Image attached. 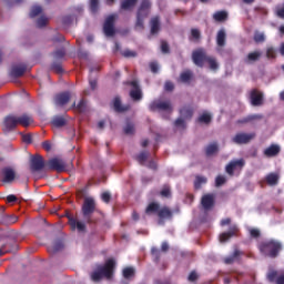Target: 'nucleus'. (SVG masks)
<instances>
[{
	"mask_svg": "<svg viewBox=\"0 0 284 284\" xmlns=\"http://www.w3.org/2000/svg\"><path fill=\"white\" fill-rule=\"evenodd\" d=\"M45 172H65V162L59 158L45 161L43 156L37 154V179H43Z\"/></svg>",
	"mask_w": 284,
	"mask_h": 284,
	"instance_id": "nucleus-1",
	"label": "nucleus"
},
{
	"mask_svg": "<svg viewBox=\"0 0 284 284\" xmlns=\"http://www.w3.org/2000/svg\"><path fill=\"white\" fill-rule=\"evenodd\" d=\"M257 250L266 258H278L281 252H283V243L274 239L264 240L258 243Z\"/></svg>",
	"mask_w": 284,
	"mask_h": 284,
	"instance_id": "nucleus-2",
	"label": "nucleus"
},
{
	"mask_svg": "<svg viewBox=\"0 0 284 284\" xmlns=\"http://www.w3.org/2000/svg\"><path fill=\"white\" fill-rule=\"evenodd\" d=\"M116 267V262L112 258L105 261L104 265L98 266L97 271L91 273V281L93 283H99L102 278H106L108 281H112L114 276V270Z\"/></svg>",
	"mask_w": 284,
	"mask_h": 284,
	"instance_id": "nucleus-3",
	"label": "nucleus"
},
{
	"mask_svg": "<svg viewBox=\"0 0 284 284\" xmlns=\"http://www.w3.org/2000/svg\"><path fill=\"white\" fill-rule=\"evenodd\" d=\"M150 10H152V2L142 0L136 11L135 30H145V19L150 17Z\"/></svg>",
	"mask_w": 284,
	"mask_h": 284,
	"instance_id": "nucleus-4",
	"label": "nucleus"
},
{
	"mask_svg": "<svg viewBox=\"0 0 284 284\" xmlns=\"http://www.w3.org/2000/svg\"><path fill=\"white\" fill-rule=\"evenodd\" d=\"M31 123H34L32 115L24 113L20 116L9 115L4 119V125L7 130H14L17 125H22V128H28Z\"/></svg>",
	"mask_w": 284,
	"mask_h": 284,
	"instance_id": "nucleus-5",
	"label": "nucleus"
},
{
	"mask_svg": "<svg viewBox=\"0 0 284 284\" xmlns=\"http://www.w3.org/2000/svg\"><path fill=\"white\" fill-rule=\"evenodd\" d=\"M97 211V202L92 197H85L82 204V215L89 225L97 223V220L92 219V214Z\"/></svg>",
	"mask_w": 284,
	"mask_h": 284,
	"instance_id": "nucleus-6",
	"label": "nucleus"
},
{
	"mask_svg": "<svg viewBox=\"0 0 284 284\" xmlns=\"http://www.w3.org/2000/svg\"><path fill=\"white\" fill-rule=\"evenodd\" d=\"M149 110L151 112H166L168 114H172L174 106H172V101L170 100H154L150 103Z\"/></svg>",
	"mask_w": 284,
	"mask_h": 284,
	"instance_id": "nucleus-7",
	"label": "nucleus"
},
{
	"mask_svg": "<svg viewBox=\"0 0 284 284\" xmlns=\"http://www.w3.org/2000/svg\"><path fill=\"white\" fill-rule=\"evenodd\" d=\"M210 55L205 52V49L200 48L192 52V61L197 68H203Z\"/></svg>",
	"mask_w": 284,
	"mask_h": 284,
	"instance_id": "nucleus-8",
	"label": "nucleus"
},
{
	"mask_svg": "<svg viewBox=\"0 0 284 284\" xmlns=\"http://www.w3.org/2000/svg\"><path fill=\"white\" fill-rule=\"evenodd\" d=\"M17 179V171L12 166H4L0 170L1 183H14Z\"/></svg>",
	"mask_w": 284,
	"mask_h": 284,
	"instance_id": "nucleus-9",
	"label": "nucleus"
},
{
	"mask_svg": "<svg viewBox=\"0 0 284 284\" xmlns=\"http://www.w3.org/2000/svg\"><path fill=\"white\" fill-rule=\"evenodd\" d=\"M124 85H131L130 97L132 101H141L143 99V91L141 90V85L139 84V81H125Z\"/></svg>",
	"mask_w": 284,
	"mask_h": 284,
	"instance_id": "nucleus-10",
	"label": "nucleus"
},
{
	"mask_svg": "<svg viewBox=\"0 0 284 284\" xmlns=\"http://www.w3.org/2000/svg\"><path fill=\"white\" fill-rule=\"evenodd\" d=\"M245 168V160L239 159V160H232L226 164L225 172L229 174V176H233L234 172H241Z\"/></svg>",
	"mask_w": 284,
	"mask_h": 284,
	"instance_id": "nucleus-11",
	"label": "nucleus"
},
{
	"mask_svg": "<svg viewBox=\"0 0 284 284\" xmlns=\"http://www.w3.org/2000/svg\"><path fill=\"white\" fill-rule=\"evenodd\" d=\"M214 205H216L214 194L207 193L202 196L201 206L204 212H211V210H214Z\"/></svg>",
	"mask_w": 284,
	"mask_h": 284,
	"instance_id": "nucleus-12",
	"label": "nucleus"
},
{
	"mask_svg": "<svg viewBox=\"0 0 284 284\" xmlns=\"http://www.w3.org/2000/svg\"><path fill=\"white\" fill-rule=\"evenodd\" d=\"M28 70L30 69L26 63L14 64L11 67L9 75L11 77V79H21V77H23L26 72H28Z\"/></svg>",
	"mask_w": 284,
	"mask_h": 284,
	"instance_id": "nucleus-13",
	"label": "nucleus"
},
{
	"mask_svg": "<svg viewBox=\"0 0 284 284\" xmlns=\"http://www.w3.org/2000/svg\"><path fill=\"white\" fill-rule=\"evenodd\" d=\"M114 21H116V16L114 14H111L105 19L103 24L105 37H114V34H116V31L114 30Z\"/></svg>",
	"mask_w": 284,
	"mask_h": 284,
	"instance_id": "nucleus-14",
	"label": "nucleus"
},
{
	"mask_svg": "<svg viewBox=\"0 0 284 284\" xmlns=\"http://www.w3.org/2000/svg\"><path fill=\"white\" fill-rule=\"evenodd\" d=\"M254 139H256V133H237L233 136L232 142L236 143V145H246Z\"/></svg>",
	"mask_w": 284,
	"mask_h": 284,
	"instance_id": "nucleus-15",
	"label": "nucleus"
},
{
	"mask_svg": "<svg viewBox=\"0 0 284 284\" xmlns=\"http://www.w3.org/2000/svg\"><path fill=\"white\" fill-rule=\"evenodd\" d=\"M70 99H72L70 91H64L55 94L54 103L58 108H63V105H68V103H70Z\"/></svg>",
	"mask_w": 284,
	"mask_h": 284,
	"instance_id": "nucleus-16",
	"label": "nucleus"
},
{
	"mask_svg": "<svg viewBox=\"0 0 284 284\" xmlns=\"http://www.w3.org/2000/svg\"><path fill=\"white\" fill-rule=\"evenodd\" d=\"M67 219L69 221V225H70L72 232H74V230H77L78 232H85V229H87L85 223L77 220L70 213H67Z\"/></svg>",
	"mask_w": 284,
	"mask_h": 284,
	"instance_id": "nucleus-17",
	"label": "nucleus"
},
{
	"mask_svg": "<svg viewBox=\"0 0 284 284\" xmlns=\"http://www.w3.org/2000/svg\"><path fill=\"white\" fill-rule=\"evenodd\" d=\"M43 8L41 6L37 7V28H45L48 23L50 22V18L47 16H43Z\"/></svg>",
	"mask_w": 284,
	"mask_h": 284,
	"instance_id": "nucleus-18",
	"label": "nucleus"
},
{
	"mask_svg": "<svg viewBox=\"0 0 284 284\" xmlns=\"http://www.w3.org/2000/svg\"><path fill=\"white\" fill-rule=\"evenodd\" d=\"M270 283L284 284V272L278 274V271H270L266 275Z\"/></svg>",
	"mask_w": 284,
	"mask_h": 284,
	"instance_id": "nucleus-19",
	"label": "nucleus"
},
{
	"mask_svg": "<svg viewBox=\"0 0 284 284\" xmlns=\"http://www.w3.org/2000/svg\"><path fill=\"white\" fill-rule=\"evenodd\" d=\"M239 233V226L232 225L230 226L227 232L220 234V243H226V241H230L232 236H236Z\"/></svg>",
	"mask_w": 284,
	"mask_h": 284,
	"instance_id": "nucleus-20",
	"label": "nucleus"
},
{
	"mask_svg": "<svg viewBox=\"0 0 284 284\" xmlns=\"http://www.w3.org/2000/svg\"><path fill=\"white\" fill-rule=\"evenodd\" d=\"M251 104L255 108H258L263 104V94L256 89L251 91Z\"/></svg>",
	"mask_w": 284,
	"mask_h": 284,
	"instance_id": "nucleus-21",
	"label": "nucleus"
},
{
	"mask_svg": "<svg viewBox=\"0 0 284 284\" xmlns=\"http://www.w3.org/2000/svg\"><path fill=\"white\" fill-rule=\"evenodd\" d=\"M160 209L161 204H159L158 202H151L148 204L144 214H146V216H158Z\"/></svg>",
	"mask_w": 284,
	"mask_h": 284,
	"instance_id": "nucleus-22",
	"label": "nucleus"
},
{
	"mask_svg": "<svg viewBox=\"0 0 284 284\" xmlns=\"http://www.w3.org/2000/svg\"><path fill=\"white\" fill-rule=\"evenodd\" d=\"M278 154H281V146H278L277 144H271L264 150V156H266L267 159L278 156Z\"/></svg>",
	"mask_w": 284,
	"mask_h": 284,
	"instance_id": "nucleus-23",
	"label": "nucleus"
},
{
	"mask_svg": "<svg viewBox=\"0 0 284 284\" xmlns=\"http://www.w3.org/2000/svg\"><path fill=\"white\" fill-rule=\"evenodd\" d=\"M261 57H263V53L261 51L250 52L244 59V63H246L247 65H252V63H256V61H260Z\"/></svg>",
	"mask_w": 284,
	"mask_h": 284,
	"instance_id": "nucleus-24",
	"label": "nucleus"
},
{
	"mask_svg": "<svg viewBox=\"0 0 284 284\" xmlns=\"http://www.w3.org/2000/svg\"><path fill=\"white\" fill-rule=\"evenodd\" d=\"M174 216V213L170 210L169 206H160V210L158 211V217L160 221H165L172 219Z\"/></svg>",
	"mask_w": 284,
	"mask_h": 284,
	"instance_id": "nucleus-25",
	"label": "nucleus"
},
{
	"mask_svg": "<svg viewBox=\"0 0 284 284\" xmlns=\"http://www.w3.org/2000/svg\"><path fill=\"white\" fill-rule=\"evenodd\" d=\"M150 24H151V34L152 36L158 34L159 32H161V20L158 16L153 17L151 19Z\"/></svg>",
	"mask_w": 284,
	"mask_h": 284,
	"instance_id": "nucleus-26",
	"label": "nucleus"
},
{
	"mask_svg": "<svg viewBox=\"0 0 284 284\" xmlns=\"http://www.w3.org/2000/svg\"><path fill=\"white\" fill-rule=\"evenodd\" d=\"M243 252H241L239 248H235L233 254L224 258L225 265H232L235 261H239V257L242 256Z\"/></svg>",
	"mask_w": 284,
	"mask_h": 284,
	"instance_id": "nucleus-27",
	"label": "nucleus"
},
{
	"mask_svg": "<svg viewBox=\"0 0 284 284\" xmlns=\"http://www.w3.org/2000/svg\"><path fill=\"white\" fill-rule=\"evenodd\" d=\"M180 114L183 119H192V116H194V108H192V105H184L180 110Z\"/></svg>",
	"mask_w": 284,
	"mask_h": 284,
	"instance_id": "nucleus-28",
	"label": "nucleus"
},
{
	"mask_svg": "<svg viewBox=\"0 0 284 284\" xmlns=\"http://www.w3.org/2000/svg\"><path fill=\"white\" fill-rule=\"evenodd\" d=\"M113 109L115 112H128L130 105L123 106V104H121V98L116 97L113 100Z\"/></svg>",
	"mask_w": 284,
	"mask_h": 284,
	"instance_id": "nucleus-29",
	"label": "nucleus"
},
{
	"mask_svg": "<svg viewBox=\"0 0 284 284\" xmlns=\"http://www.w3.org/2000/svg\"><path fill=\"white\" fill-rule=\"evenodd\" d=\"M52 125L54 128H63L65 123H68V120H65V116L63 115H54L51 121Z\"/></svg>",
	"mask_w": 284,
	"mask_h": 284,
	"instance_id": "nucleus-30",
	"label": "nucleus"
},
{
	"mask_svg": "<svg viewBox=\"0 0 284 284\" xmlns=\"http://www.w3.org/2000/svg\"><path fill=\"white\" fill-rule=\"evenodd\" d=\"M229 13L225 10L216 11L213 14L214 21H217L219 23H223V21H227Z\"/></svg>",
	"mask_w": 284,
	"mask_h": 284,
	"instance_id": "nucleus-31",
	"label": "nucleus"
},
{
	"mask_svg": "<svg viewBox=\"0 0 284 284\" xmlns=\"http://www.w3.org/2000/svg\"><path fill=\"white\" fill-rule=\"evenodd\" d=\"M136 3H139V0H122L120 10H131Z\"/></svg>",
	"mask_w": 284,
	"mask_h": 284,
	"instance_id": "nucleus-32",
	"label": "nucleus"
},
{
	"mask_svg": "<svg viewBox=\"0 0 284 284\" xmlns=\"http://www.w3.org/2000/svg\"><path fill=\"white\" fill-rule=\"evenodd\" d=\"M10 252H14V244L7 242L0 247V257L10 254Z\"/></svg>",
	"mask_w": 284,
	"mask_h": 284,
	"instance_id": "nucleus-33",
	"label": "nucleus"
},
{
	"mask_svg": "<svg viewBox=\"0 0 284 284\" xmlns=\"http://www.w3.org/2000/svg\"><path fill=\"white\" fill-rule=\"evenodd\" d=\"M28 169L31 174H37V154L30 155Z\"/></svg>",
	"mask_w": 284,
	"mask_h": 284,
	"instance_id": "nucleus-34",
	"label": "nucleus"
},
{
	"mask_svg": "<svg viewBox=\"0 0 284 284\" xmlns=\"http://www.w3.org/2000/svg\"><path fill=\"white\" fill-rule=\"evenodd\" d=\"M150 159V152L148 151H142L138 155H135V161L140 163L141 165H145V161Z\"/></svg>",
	"mask_w": 284,
	"mask_h": 284,
	"instance_id": "nucleus-35",
	"label": "nucleus"
},
{
	"mask_svg": "<svg viewBox=\"0 0 284 284\" xmlns=\"http://www.w3.org/2000/svg\"><path fill=\"white\" fill-rule=\"evenodd\" d=\"M216 152H219V144L216 142H213L205 148L206 156H212L216 154Z\"/></svg>",
	"mask_w": 284,
	"mask_h": 284,
	"instance_id": "nucleus-36",
	"label": "nucleus"
},
{
	"mask_svg": "<svg viewBox=\"0 0 284 284\" xmlns=\"http://www.w3.org/2000/svg\"><path fill=\"white\" fill-rule=\"evenodd\" d=\"M134 274H136V271L132 266H126L122 271L123 278H134Z\"/></svg>",
	"mask_w": 284,
	"mask_h": 284,
	"instance_id": "nucleus-37",
	"label": "nucleus"
},
{
	"mask_svg": "<svg viewBox=\"0 0 284 284\" xmlns=\"http://www.w3.org/2000/svg\"><path fill=\"white\" fill-rule=\"evenodd\" d=\"M225 39H226V34H225V30H220L217 32V36H216V44L220 47V48H223L225 47Z\"/></svg>",
	"mask_w": 284,
	"mask_h": 284,
	"instance_id": "nucleus-38",
	"label": "nucleus"
},
{
	"mask_svg": "<svg viewBox=\"0 0 284 284\" xmlns=\"http://www.w3.org/2000/svg\"><path fill=\"white\" fill-rule=\"evenodd\" d=\"M265 179H266L267 185H271V186L278 185V174L270 173L266 175Z\"/></svg>",
	"mask_w": 284,
	"mask_h": 284,
	"instance_id": "nucleus-39",
	"label": "nucleus"
},
{
	"mask_svg": "<svg viewBox=\"0 0 284 284\" xmlns=\"http://www.w3.org/2000/svg\"><path fill=\"white\" fill-rule=\"evenodd\" d=\"M256 119H262V116L258 114L248 115L237 120V123L244 125L245 123H252V121H256Z\"/></svg>",
	"mask_w": 284,
	"mask_h": 284,
	"instance_id": "nucleus-40",
	"label": "nucleus"
},
{
	"mask_svg": "<svg viewBox=\"0 0 284 284\" xmlns=\"http://www.w3.org/2000/svg\"><path fill=\"white\" fill-rule=\"evenodd\" d=\"M64 58H65V48L57 49L53 52L54 61H63Z\"/></svg>",
	"mask_w": 284,
	"mask_h": 284,
	"instance_id": "nucleus-41",
	"label": "nucleus"
},
{
	"mask_svg": "<svg viewBox=\"0 0 284 284\" xmlns=\"http://www.w3.org/2000/svg\"><path fill=\"white\" fill-rule=\"evenodd\" d=\"M205 183H207V178L201 176V175L195 176V181H194L195 190H201V185H205Z\"/></svg>",
	"mask_w": 284,
	"mask_h": 284,
	"instance_id": "nucleus-42",
	"label": "nucleus"
},
{
	"mask_svg": "<svg viewBox=\"0 0 284 284\" xmlns=\"http://www.w3.org/2000/svg\"><path fill=\"white\" fill-rule=\"evenodd\" d=\"M151 256H152L154 263H161V250L153 246L151 248Z\"/></svg>",
	"mask_w": 284,
	"mask_h": 284,
	"instance_id": "nucleus-43",
	"label": "nucleus"
},
{
	"mask_svg": "<svg viewBox=\"0 0 284 284\" xmlns=\"http://www.w3.org/2000/svg\"><path fill=\"white\" fill-rule=\"evenodd\" d=\"M181 83H190L192 81V71L187 70L180 74Z\"/></svg>",
	"mask_w": 284,
	"mask_h": 284,
	"instance_id": "nucleus-44",
	"label": "nucleus"
},
{
	"mask_svg": "<svg viewBox=\"0 0 284 284\" xmlns=\"http://www.w3.org/2000/svg\"><path fill=\"white\" fill-rule=\"evenodd\" d=\"M199 123H204L205 125H210L212 123V115L210 113H203L197 118Z\"/></svg>",
	"mask_w": 284,
	"mask_h": 284,
	"instance_id": "nucleus-45",
	"label": "nucleus"
},
{
	"mask_svg": "<svg viewBox=\"0 0 284 284\" xmlns=\"http://www.w3.org/2000/svg\"><path fill=\"white\" fill-rule=\"evenodd\" d=\"M160 195L162 196V199H170L172 196V189H170L169 184H164Z\"/></svg>",
	"mask_w": 284,
	"mask_h": 284,
	"instance_id": "nucleus-46",
	"label": "nucleus"
},
{
	"mask_svg": "<svg viewBox=\"0 0 284 284\" xmlns=\"http://www.w3.org/2000/svg\"><path fill=\"white\" fill-rule=\"evenodd\" d=\"M265 33L264 32H261L258 30H256L254 32V36H253V40L256 42V43H265Z\"/></svg>",
	"mask_w": 284,
	"mask_h": 284,
	"instance_id": "nucleus-47",
	"label": "nucleus"
},
{
	"mask_svg": "<svg viewBox=\"0 0 284 284\" xmlns=\"http://www.w3.org/2000/svg\"><path fill=\"white\" fill-rule=\"evenodd\" d=\"M206 63L209 64L210 70H219V62H216V58L209 55V58L206 59Z\"/></svg>",
	"mask_w": 284,
	"mask_h": 284,
	"instance_id": "nucleus-48",
	"label": "nucleus"
},
{
	"mask_svg": "<svg viewBox=\"0 0 284 284\" xmlns=\"http://www.w3.org/2000/svg\"><path fill=\"white\" fill-rule=\"evenodd\" d=\"M51 69L53 72H57V74H63V67L61 65V61L54 60L51 64Z\"/></svg>",
	"mask_w": 284,
	"mask_h": 284,
	"instance_id": "nucleus-49",
	"label": "nucleus"
},
{
	"mask_svg": "<svg viewBox=\"0 0 284 284\" xmlns=\"http://www.w3.org/2000/svg\"><path fill=\"white\" fill-rule=\"evenodd\" d=\"M123 132L126 135H132L135 132L134 124L130 121L126 122L125 126L123 128Z\"/></svg>",
	"mask_w": 284,
	"mask_h": 284,
	"instance_id": "nucleus-50",
	"label": "nucleus"
},
{
	"mask_svg": "<svg viewBox=\"0 0 284 284\" xmlns=\"http://www.w3.org/2000/svg\"><path fill=\"white\" fill-rule=\"evenodd\" d=\"M225 183H227L225 175H217L215 178V187H221V185H225Z\"/></svg>",
	"mask_w": 284,
	"mask_h": 284,
	"instance_id": "nucleus-51",
	"label": "nucleus"
},
{
	"mask_svg": "<svg viewBox=\"0 0 284 284\" xmlns=\"http://www.w3.org/2000/svg\"><path fill=\"white\" fill-rule=\"evenodd\" d=\"M75 109L78 110V112H85V110H88V102H85L84 99L80 100Z\"/></svg>",
	"mask_w": 284,
	"mask_h": 284,
	"instance_id": "nucleus-52",
	"label": "nucleus"
},
{
	"mask_svg": "<svg viewBox=\"0 0 284 284\" xmlns=\"http://www.w3.org/2000/svg\"><path fill=\"white\" fill-rule=\"evenodd\" d=\"M90 10L93 14L99 12V0H90Z\"/></svg>",
	"mask_w": 284,
	"mask_h": 284,
	"instance_id": "nucleus-53",
	"label": "nucleus"
},
{
	"mask_svg": "<svg viewBox=\"0 0 284 284\" xmlns=\"http://www.w3.org/2000/svg\"><path fill=\"white\" fill-rule=\"evenodd\" d=\"M122 57H124L125 59H133L134 57H136V51L126 49L122 52Z\"/></svg>",
	"mask_w": 284,
	"mask_h": 284,
	"instance_id": "nucleus-54",
	"label": "nucleus"
},
{
	"mask_svg": "<svg viewBox=\"0 0 284 284\" xmlns=\"http://www.w3.org/2000/svg\"><path fill=\"white\" fill-rule=\"evenodd\" d=\"M275 14L278 19H284V3L275 8Z\"/></svg>",
	"mask_w": 284,
	"mask_h": 284,
	"instance_id": "nucleus-55",
	"label": "nucleus"
},
{
	"mask_svg": "<svg viewBox=\"0 0 284 284\" xmlns=\"http://www.w3.org/2000/svg\"><path fill=\"white\" fill-rule=\"evenodd\" d=\"M266 57L268 59H276V49H274L273 47H268L266 49Z\"/></svg>",
	"mask_w": 284,
	"mask_h": 284,
	"instance_id": "nucleus-56",
	"label": "nucleus"
},
{
	"mask_svg": "<svg viewBox=\"0 0 284 284\" xmlns=\"http://www.w3.org/2000/svg\"><path fill=\"white\" fill-rule=\"evenodd\" d=\"M61 250H63V241L57 240L53 243V252H61Z\"/></svg>",
	"mask_w": 284,
	"mask_h": 284,
	"instance_id": "nucleus-57",
	"label": "nucleus"
},
{
	"mask_svg": "<svg viewBox=\"0 0 284 284\" xmlns=\"http://www.w3.org/2000/svg\"><path fill=\"white\" fill-rule=\"evenodd\" d=\"M191 37L194 41H199L201 39V31L199 29H191Z\"/></svg>",
	"mask_w": 284,
	"mask_h": 284,
	"instance_id": "nucleus-58",
	"label": "nucleus"
},
{
	"mask_svg": "<svg viewBox=\"0 0 284 284\" xmlns=\"http://www.w3.org/2000/svg\"><path fill=\"white\" fill-rule=\"evenodd\" d=\"M250 236L252 239H260L261 237V231L258 229H250Z\"/></svg>",
	"mask_w": 284,
	"mask_h": 284,
	"instance_id": "nucleus-59",
	"label": "nucleus"
},
{
	"mask_svg": "<svg viewBox=\"0 0 284 284\" xmlns=\"http://www.w3.org/2000/svg\"><path fill=\"white\" fill-rule=\"evenodd\" d=\"M161 50L163 54H170V44H168V41L162 40Z\"/></svg>",
	"mask_w": 284,
	"mask_h": 284,
	"instance_id": "nucleus-60",
	"label": "nucleus"
},
{
	"mask_svg": "<svg viewBox=\"0 0 284 284\" xmlns=\"http://www.w3.org/2000/svg\"><path fill=\"white\" fill-rule=\"evenodd\" d=\"M101 200L103 203H110V201H112V194H110V192H103L101 194Z\"/></svg>",
	"mask_w": 284,
	"mask_h": 284,
	"instance_id": "nucleus-61",
	"label": "nucleus"
},
{
	"mask_svg": "<svg viewBox=\"0 0 284 284\" xmlns=\"http://www.w3.org/2000/svg\"><path fill=\"white\" fill-rule=\"evenodd\" d=\"M187 281L190 283H195V281H199V274L196 273V271H192L187 277Z\"/></svg>",
	"mask_w": 284,
	"mask_h": 284,
	"instance_id": "nucleus-62",
	"label": "nucleus"
},
{
	"mask_svg": "<svg viewBox=\"0 0 284 284\" xmlns=\"http://www.w3.org/2000/svg\"><path fill=\"white\" fill-rule=\"evenodd\" d=\"M165 92H173L174 91V83L172 81H166L164 84Z\"/></svg>",
	"mask_w": 284,
	"mask_h": 284,
	"instance_id": "nucleus-63",
	"label": "nucleus"
},
{
	"mask_svg": "<svg viewBox=\"0 0 284 284\" xmlns=\"http://www.w3.org/2000/svg\"><path fill=\"white\" fill-rule=\"evenodd\" d=\"M23 143H27V145H30L32 143V135L31 134H23L22 135Z\"/></svg>",
	"mask_w": 284,
	"mask_h": 284,
	"instance_id": "nucleus-64",
	"label": "nucleus"
}]
</instances>
